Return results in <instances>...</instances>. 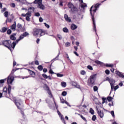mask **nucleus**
Returning a JSON list of instances; mask_svg holds the SVG:
<instances>
[{"label": "nucleus", "instance_id": "obj_1", "mask_svg": "<svg viewBox=\"0 0 124 124\" xmlns=\"http://www.w3.org/2000/svg\"><path fill=\"white\" fill-rule=\"evenodd\" d=\"M0 45H3V46L8 48L11 52H12L16 46V43L14 42L11 43V41L10 40H5L3 41L2 42V44H0Z\"/></svg>", "mask_w": 124, "mask_h": 124}, {"label": "nucleus", "instance_id": "obj_2", "mask_svg": "<svg viewBox=\"0 0 124 124\" xmlns=\"http://www.w3.org/2000/svg\"><path fill=\"white\" fill-rule=\"evenodd\" d=\"M95 8L94 6H92L90 8V11L93 23V30L95 32H96V25H95V20L94 19V13H96V10L94 11Z\"/></svg>", "mask_w": 124, "mask_h": 124}, {"label": "nucleus", "instance_id": "obj_3", "mask_svg": "<svg viewBox=\"0 0 124 124\" xmlns=\"http://www.w3.org/2000/svg\"><path fill=\"white\" fill-rule=\"evenodd\" d=\"M96 79V74H94L90 76L88 79V82L90 85H94L95 79Z\"/></svg>", "mask_w": 124, "mask_h": 124}, {"label": "nucleus", "instance_id": "obj_4", "mask_svg": "<svg viewBox=\"0 0 124 124\" xmlns=\"http://www.w3.org/2000/svg\"><path fill=\"white\" fill-rule=\"evenodd\" d=\"M34 2V3L38 4V8H40V9H44V5L42 4V0H35Z\"/></svg>", "mask_w": 124, "mask_h": 124}, {"label": "nucleus", "instance_id": "obj_5", "mask_svg": "<svg viewBox=\"0 0 124 124\" xmlns=\"http://www.w3.org/2000/svg\"><path fill=\"white\" fill-rule=\"evenodd\" d=\"M15 103L18 109H21L22 108V103L20 99L15 100Z\"/></svg>", "mask_w": 124, "mask_h": 124}, {"label": "nucleus", "instance_id": "obj_6", "mask_svg": "<svg viewBox=\"0 0 124 124\" xmlns=\"http://www.w3.org/2000/svg\"><path fill=\"white\" fill-rule=\"evenodd\" d=\"M40 31V29H34L32 31V34L33 36H35L36 37H37L38 36V34H39Z\"/></svg>", "mask_w": 124, "mask_h": 124}, {"label": "nucleus", "instance_id": "obj_7", "mask_svg": "<svg viewBox=\"0 0 124 124\" xmlns=\"http://www.w3.org/2000/svg\"><path fill=\"white\" fill-rule=\"evenodd\" d=\"M96 109L97 113L98 116L101 118H103V117L104 116V114L103 113V111H102L101 110H100V109H98V108H97V107H96Z\"/></svg>", "mask_w": 124, "mask_h": 124}, {"label": "nucleus", "instance_id": "obj_8", "mask_svg": "<svg viewBox=\"0 0 124 124\" xmlns=\"http://www.w3.org/2000/svg\"><path fill=\"white\" fill-rule=\"evenodd\" d=\"M13 81H14V77H13V76H9L8 77L7 83L12 84V83H13Z\"/></svg>", "mask_w": 124, "mask_h": 124}, {"label": "nucleus", "instance_id": "obj_9", "mask_svg": "<svg viewBox=\"0 0 124 124\" xmlns=\"http://www.w3.org/2000/svg\"><path fill=\"white\" fill-rule=\"evenodd\" d=\"M17 28L20 31H25V27H22V25L20 23H18L17 25Z\"/></svg>", "mask_w": 124, "mask_h": 124}, {"label": "nucleus", "instance_id": "obj_10", "mask_svg": "<svg viewBox=\"0 0 124 124\" xmlns=\"http://www.w3.org/2000/svg\"><path fill=\"white\" fill-rule=\"evenodd\" d=\"M47 93L49 95V97H50V98H53V94H52V92H51L50 88L48 86H47Z\"/></svg>", "mask_w": 124, "mask_h": 124}, {"label": "nucleus", "instance_id": "obj_11", "mask_svg": "<svg viewBox=\"0 0 124 124\" xmlns=\"http://www.w3.org/2000/svg\"><path fill=\"white\" fill-rule=\"evenodd\" d=\"M3 95L5 96L6 97H8V95H7V88L4 87L3 89V93H2Z\"/></svg>", "mask_w": 124, "mask_h": 124}, {"label": "nucleus", "instance_id": "obj_12", "mask_svg": "<svg viewBox=\"0 0 124 124\" xmlns=\"http://www.w3.org/2000/svg\"><path fill=\"white\" fill-rule=\"evenodd\" d=\"M64 18L66 22H69V23H70V22H71V19H70V17H68V16L67 15L65 14L64 16Z\"/></svg>", "mask_w": 124, "mask_h": 124}, {"label": "nucleus", "instance_id": "obj_13", "mask_svg": "<svg viewBox=\"0 0 124 124\" xmlns=\"http://www.w3.org/2000/svg\"><path fill=\"white\" fill-rule=\"evenodd\" d=\"M24 35L22 34L20 35L19 38L17 39L16 42H15V43H16V44H17V43H18L19 42V41L22 40V39H24Z\"/></svg>", "mask_w": 124, "mask_h": 124}, {"label": "nucleus", "instance_id": "obj_14", "mask_svg": "<svg viewBox=\"0 0 124 124\" xmlns=\"http://www.w3.org/2000/svg\"><path fill=\"white\" fill-rule=\"evenodd\" d=\"M43 82V83L42 87L44 90H45L46 91H47V85L46 84V80H44Z\"/></svg>", "mask_w": 124, "mask_h": 124}, {"label": "nucleus", "instance_id": "obj_15", "mask_svg": "<svg viewBox=\"0 0 124 124\" xmlns=\"http://www.w3.org/2000/svg\"><path fill=\"white\" fill-rule=\"evenodd\" d=\"M46 34V31L42 30L40 29V36H42L43 35H44Z\"/></svg>", "mask_w": 124, "mask_h": 124}, {"label": "nucleus", "instance_id": "obj_16", "mask_svg": "<svg viewBox=\"0 0 124 124\" xmlns=\"http://www.w3.org/2000/svg\"><path fill=\"white\" fill-rule=\"evenodd\" d=\"M11 29L14 31H16V21H15L14 24L11 26Z\"/></svg>", "mask_w": 124, "mask_h": 124}, {"label": "nucleus", "instance_id": "obj_17", "mask_svg": "<svg viewBox=\"0 0 124 124\" xmlns=\"http://www.w3.org/2000/svg\"><path fill=\"white\" fill-rule=\"evenodd\" d=\"M78 28V26H77L75 24H72L71 25V30H72V31H75V30H76V29H77Z\"/></svg>", "mask_w": 124, "mask_h": 124}, {"label": "nucleus", "instance_id": "obj_18", "mask_svg": "<svg viewBox=\"0 0 124 124\" xmlns=\"http://www.w3.org/2000/svg\"><path fill=\"white\" fill-rule=\"evenodd\" d=\"M28 71H29V73L30 74V75L32 76V77H34V76H35V73H34V72L30 70V69H28Z\"/></svg>", "mask_w": 124, "mask_h": 124}, {"label": "nucleus", "instance_id": "obj_19", "mask_svg": "<svg viewBox=\"0 0 124 124\" xmlns=\"http://www.w3.org/2000/svg\"><path fill=\"white\" fill-rule=\"evenodd\" d=\"M18 2H21L23 4H29V2L27 1V0H18Z\"/></svg>", "mask_w": 124, "mask_h": 124}, {"label": "nucleus", "instance_id": "obj_20", "mask_svg": "<svg viewBox=\"0 0 124 124\" xmlns=\"http://www.w3.org/2000/svg\"><path fill=\"white\" fill-rule=\"evenodd\" d=\"M51 66H52V64H51L50 65V66H49L50 70H49L48 73H49V74H51V75L53 74H56V73L54 72L53 71V70H52V68H51Z\"/></svg>", "mask_w": 124, "mask_h": 124}, {"label": "nucleus", "instance_id": "obj_21", "mask_svg": "<svg viewBox=\"0 0 124 124\" xmlns=\"http://www.w3.org/2000/svg\"><path fill=\"white\" fill-rule=\"evenodd\" d=\"M11 18H7L6 20V23H7V22H8L9 23H11L12 21H13V19H14V17H13L12 16V15H11Z\"/></svg>", "mask_w": 124, "mask_h": 124}, {"label": "nucleus", "instance_id": "obj_22", "mask_svg": "<svg viewBox=\"0 0 124 124\" xmlns=\"http://www.w3.org/2000/svg\"><path fill=\"white\" fill-rule=\"evenodd\" d=\"M28 12L31 13L34 11V8L33 7H31L28 9Z\"/></svg>", "mask_w": 124, "mask_h": 124}, {"label": "nucleus", "instance_id": "obj_23", "mask_svg": "<svg viewBox=\"0 0 124 124\" xmlns=\"http://www.w3.org/2000/svg\"><path fill=\"white\" fill-rule=\"evenodd\" d=\"M15 36H16V33H14L13 35L10 36V39L12 40H16V37H15Z\"/></svg>", "mask_w": 124, "mask_h": 124}, {"label": "nucleus", "instance_id": "obj_24", "mask_svg": "<svg viewBox=\"0 0 124 124\" xmlns=\"http://www.w3.org/2000/svg\"><path fill=\"white\" fill-rule=\"evenodd\" d=\"M11 86H10V85H9L8 86V94H9V95H10V93H11Z\"/></svg>", "mask_w": 124, "mask_h": 124}, {"label": "nucleus", "instance_id": "obj_25", "mask_svg": "<svg viewBox=\"0 0 124 124\" xmlns=\"http://www.w3.org/2000/svg\"><path fill=\"white\" fill-rule=\"evenodd\" d=\"M95 63H96V64H100V65H102L103 64V62L98 61V60H96L94 62Z\"/></svg>", "mask_w": 124, "mask_h": 124}, {"label": "nucleus", "instance_id": "obj_26", "mask_svg": "<svg viewBox=\"0 0 124 124\" xmlns=\"http://www.w3.org/2000/svg\"><path fill=\"white\" fill-rule=\"evenodd\" d=\"M104 66H106V67H112L113 66V64H104Z\"/></svg>", "mask_w": 124, "mask_h": 124}, {"label": "nucleus", "instance_id": "obj_27", "mask_svg": "<svg viewBox=\"0 0 124 124\" xmlns=\"http://www.w3.org/2000/svg\"><path fill=\"white\" fill-rule=\"evenodd\" d=\"M71 10L72 12H76V11H77V8L74 6L71 9Z\"/></svg>", "mask_w": 124, "mask_h": 124}, {"label": "nucleus", "instance_id": "obj_28", "mask_svg": "<svg viewBox=\"0 0 124 124\" xmlns=\"http://www.w3.org/2000/svg\"><path fill=\"white\" fill-rule=\"evenodd\" d=\"M61 86L62 88H65L66 87V82L62 81L61 82Z\"/></svg>", "mask_w": 124, "mask_h": 124}, {"label": "nucleus", "instance_id": "obj_29", "mask_svg": "<svg viewBox=\"0 0 124 124\" xmlns=\"http://www.w3.org/2000/svg\"><path fill=\"white\" fill-rule=\"evenodd\" d=\"M7 31V28L5 27H3L2 30H0V32H5Z\"/></svg>", "mask_w": 124, "mask_h": 124}, {"label": "nucleus", "instance_id": "obj_30", "mask_svg": "<svg viewBox=\"0 0 124 124\" xmlns=\"http://www.w3.org/2000/svg\"><path fill=\"white\" fill-rule=\"evenodd\" d=\"M109 83L110 85H113L115 84V80L113 79V78H111L109 80Z\"/></svg>", "mask_w": 124, "mask_h": 124}, {"label": "nucleus", "instance_id": "obj_31", "mask_svg": "<svg viewBox=\"0 0 124 124\" xmlns=\"http://www.w3.org/2000/svg\"><path fill=\"white\" fill-rule=\"evenodd\" d=\"M60 118L61 120H62V123L65 124V120H64V118H63V115H61V116H60Z\"/></svg>", "mask_w": 124, "mask_h": 124}, {"label": "nucleus", "instance_id": "obj_32", "mask_svg": "<svg viewBox=\"0 0 124 124\" xmlns=\"http://www.w3.org/2000/svg\"><path fill=\"white\" fill-rule=\"evenodd\" d=\"M37 68L40 71H42L43 70V66H42L41 65H40L38 66Z\"/></svg>", "mask_w": 124, "mask_h": 124}, {"label": "nucleus", "instance_id": "obj_33", "mask_svg": "<svg viewBox=\"0 0 124 124\" xmlns=\"http://www.w3.org/2000/svg\"><path fill=\"white\" fill-rule=\"evenodd\" d=\"M99 5H100V4L99 3H97L95 5L94 7H95V9H94V11H95L96 10H97V8L99 7Z\"/></svg>", "mask_w": 124, "mask_h": 124}, {"label": "nucleus", "instance_id": "obj_34", "mask_svg": "<svg viewBox=\"0 0 124 124\" xmlns=\"http://www.w3.org/2000/svg\"><path fill=\"white\" fill-rule=\"evenodd\" d=\"M111 87V92H113V91H115V86L114 84H110Z\"/></svg>", "mask_w": 124, "mask_h": 124}, {"label": "nucleus", "instance_id": "obj_35", "mask_svg": "<svg viewBox=\"0 0 124 124\" xmlns=\"http://www.w3.org/2000/svg\"><path fill=\"white\" fill-rule=\"evenodd\" d=\"M78 116H80V117L81 118V119H82V120H83V121H85V122H87V119H86V118H85L84 116H83V115L80 114H78Z\"/></svg>", "mask_w": 124, "mask_h": 124}, {"label": "nucleus", "instance_id": "obj_36", "mask_svg": "<svg viewBox=\"0 0 124 124\" xmlns=\"http://www.w3.org/2000/svg\"><path fill=\"white\" fill-rule=\"evenodd\" d=\"M63 31H64V32H69V30L67 29V28L66 27H64V28H63Z\"/></svg>", "mask_w": 124, "mask_h": 124}, {"label": "nucleus", "instance_id": "obj_37", "mask_svg": "<svg viewBox=\"0 0 124 124\" xmlns=\"http://www.w3.org/2000/svg\"><path fill=\"white\" fill-rule=\"evenodd\" d=\"M74 6V5H73V4H72L71 3H69V4H68L69 8H70L71 9L72 8H73Z\"/></svg>", "mask_w": 124, "mask_h": 124}, {"label": "nucleus", "instance_id": "obj_38", "mask_svg": "<svg viewBox=\"0 0 124 124\" xmlns=\"http://www.w3.org/2000/svg\"><path fill=\"white\" fill-rule=\"evenodd\" d=\"M90 113H91V114H92V115H94V110H93V109L92 108H90Z\"/></svg>", "mask_w": 124, "mask_h": 124}, {"label": "nucleus", "instance_id": "obj_39", "mask_svg": "<svg viewBox=\"0 0 124 124\" xmlns=\"http://www.w3.org/2000/svg\"><path fill=\"white\" fill-rule=\"evenodd\" d=\"M66 94H67V92H66V91H63L62 93V96H65Z\"/></svg>", "mask_w": 124, "mask_h": 124}, {"label": "nucleus", "instance_id": "obj_40", "mask_svg": "<svg viewBox=\"0 0 124 124\" xmlns=\"http://www.w3.org/2000/svg\"><path fill=\"white\" fill-rule=\"evenodd\" d=\"M22 35H23V36L24 37H26L28 36V35H29V33L28 32H25L24 33H23L22 34Z\"/></svg>", "mask_w": 124, "mask_h": 124}, {"label": "nucleus", "instance_id": "obj_41", "mask_svg": "<svg viewBox=\"0 0 124 124\" xmlns=\"http://www.w3.org/2000/svg\"><path fill=\"white\" fill-rule=\"evenodd\" d=\"M86 71H85V70H81L80 71V74L81 75H86Z\"/></svg>", "mask_w": 124, "mask_h": 124}, {"label": "nucleus", "instance_id": "obj_42", "mask_svg": "<svg viewBox=\"0 0 124 124\" xmlns=\"http://www.w3.org/2000/svg\"><path fill=\"white\" fill-rule=\"evenodd\" d=\"M112 99H113V98H112V97L111 96H108L107 97V100H108V101H109V102L112 101Z\"/></svg>", "mask_w": 124, "mask_h": 124}, {"label": "nucleus", "instance_id": "obj_43", "mask_svg": "<svg viewBox=\"0 0 124 124\" xmlns=\"http://www.w3.org/2000/svg\"><path fill=\"white\" fill-rule=\"evenodd\" d=\"M55 74H56L57 77H63V75L60 74V73H56Z\"/></svg>", "mask_w": 124, "mask_h": 124}, {"label": "nucleus", "instance_id": "obj_44", "mask_svg": "<svg viewBox=\"0 0 124 124\" xmlns=\"http://www.w3.org/2000/svg\"><path fill=\"white\" fill-rule=\"evenodd\" d=\"M88 69H89V70H93V66L89 65L87 66Z\"/></svg>", "mask_w": 124, "mask_h": 124}, {"label": "nucleus", "instance_id": "obj_45", "mask_svg": "<svg viewBox=\"0 0 124 124\" xmlns=\"http://www.w3.org/2000/svg\"><path fill=\"white\" fill-rule=\"evenodd\" d=\"M105 73L106 74H107V75H109V74H110V71L108 69H107L105 70Z\"/></svg>", "mask_w": 124, "mask_h": 124}, {"label": "nucleus", "instance_id": "obj_46", "mask_svg": "<svg viewBox=\"0 0 124 124\" xmlns=\"http://www.w3.org/2000/svg\"><path fill=\"white\" fill-rule=\"evenodd\" d=\"M71 44L69 42H66L65 44V47H69V46H70Z\"/></svg>", "mask_w": 124, "mask_h": 124}, {"label": "nucleus", "instance_id": "obj_47", "mask_svg": "<svg viewBox=\"0 0 124 124\" xmlns=\"http://www.w3.org/2000/svg\"><path fill=\"white\" fill-rule=\"evenodd\" d=\"M98 90V88L97 87V86H95L93 87L94 92H97Z\"/></svg>", "mask_w": 124, "mask_h": 124}, {"label": "nucleus", "instance_id": "obj_48", "mask_svg": "<svg viewBox=\"0 0 124 124\" xmlns=\"http://www.w3.org/2000/svg\"><path fill=\"white\" fill-rule=\"evenodd\" d=\"M92 121H93V122H94V121H95V120H96V116L95 115H93L92 118Z\"/></svg>", "mask_w": 124, "mask_h": 124}, {"label": "nucleus", "instance_id": "obj_49", "mask_svg": "<svg viewBox=\"0 0 124 124\" xmlns=\"http://www.w3.org/2000/svg\"><path fill=\"white\" fill-rule=\"evenodd\" d=\"M4 15L5 17L7 18V17H8V12L7 11L5 12V13H4Z\"/></svg>", "mask_w": 124, "mask_h": 124}, {"label": "nucleus", "instance_id": "obj_50", "mask_svg": "<svg viewBox=\"0 0 124 124\" xmlns=\"http://www.w3.org/2000/svg\"><path fill=\"white\" fill-rule=\"evenodd\" d=\"M31 13H29V12L26 13V17H31Z\"/></svg>", "mask_w": 124, "mask_h": 124}, {"label": "nucleus", "instance_id": "obj_51", "mask_svg": "<svg viewBox=\"0 0 124 124\" xmlns=\"http://www.w3.org/2000/svg\"><path fill=\"white\" fill-rule=\"evenodd\" d=\"M81 8L84 9L85 8V7H87V4H86V3H84V4H82L81 5Z\"/></svg>", "mask_w": 124, "mask_h": 124}, {"label": "nucleus", "instance_id": "obj_52", "mask_svg": "<svg viewBox=\"0 0 124 124\" xmlns=\"http://www.w3.org/2000/svg\"><path fill=\"white\" fill-rule=\"evenodd\" d=\"M111 115L113 118H115V113H114V111L112 110L110 112Z\"/></svg>", "mask_w": 124, "mask_h": 124}, {"label": "nucleus", "instance_id": "obj_53", "mask_svg": "<svg viewBox=\"0 0 124 124\" xmlns=\"http://www.w3.org/2000/svg\"><path fill=\"white\" fill-rule=\"evenodd\" d=\"M34 15L36 17H39V16H40V14H39V13H35Z\"/></svg>", "mask_w": 124, "mask_h": 124}, {"label": "nucleus", "instance_id": "obj_54", "mask_svg": "<svg viewBox=\"0 0 124 124\" xmlns=\"http://www.w3.org/2000/svg\"><path fill=\"white\" fill-rule=\"evenodd\" d=\"M21 114L22 115V117H23V118L25 119L26 118V116H25L24 111H21Z\"/></svg>", "mask_w": 124, "mask_h": 124}, {"label": "nucleus", "instance_id": "obj_55", "mask_svg": "<svg viewBox=\"0 0 124 124\" xmlns=\"http://www.w3.org/2000/svg\"><path fill=\"white\" fill-rule=\"evenodd\" d=\"M42 76L44 78H45V79H47V75L45 74H42Z\"/></svg>", "mask_w": 124, "mask_h": 124}, {"label": "nucleus", "instance_id": "obj_56", "mask_svg": "<svg viewBox=\"0 0 124 124\" xmlns=\"http://www.w3.org/2000/svg\"><path fill=\"white\" fill-rule=\"evenodd\" d=\"M60 100L62 103H64V102H65V100H64V99H63V98H60Z\"/></svg>", "mask_w": 124, "mask_h": 124}, {"label": "nucleus", "instance_id": "obj_57", "mask_svg": "<svg viewBox=\"0 0 124 124\" xmlns=\"http://www.w3.org/2000/svg\"><path fill=\"white\" fill-rule=\"evenodd\" d=\"M65 57L67 59V60H68L69 61V60H70L69 59V56H68V54H67V53H65Z\"/></svg>", "mask_w": 124, "mask_h": 124}, {"label": "nucleus", "instance_id": "obj_58", "mask_svg": "<svg viewBox=\"0 0 124 124\" xmlns=\"http://www.w3.org/2000/svg\"><path fill=\"white\" fill-rule=\"evenodd\" d=\"M11 30L9 29L7 31V33L8 34H10L11 33Z\"/></svg>", "mask_w": 124, "mask_h": 124}, {"label": "nucleus", "instance_id": "obj_59", "mask_svg": "<svg viewBox=\"0 0 124 124\" xmlns=\"http://www.w3.org/2000/svg\"><path fill=\"white\" fill-rule=\"evenodd\" d=\"M57 37L59 38V39H60V40H61L62 39V35H61L60 34L57 35Z\"/></svg>", "mask_w": 124, "mask_h": 124}, {"label": "nucleus", "instance_id": "obj_60", "mask_svg": "<svg viewBox=\"0 0 124 124\" xmlns=\"http://www.w3.org/2000/svg\"><path fill=\"white\" fill-rule=\"evenodd\" d=\"M57 113L58 114L59 117L62 116V113H61V112H60V111L59 110H57Z\"/></svg>", "mask_w": 124, "mask_h": 124}, {"label": "nucleus", "instance_id": "obj_61", "mask_svg": "<svg viewBox=\"0 0 124 124\" xmlns=\"http://www.w3.org/2000/svg\"><path fill=\"white\" fill-rule=\"evenodd\" d=\"M102 99L103 100V103H105V101H106V98L103 97L102 98Z\"/></svg>", "mask_w": 124, "mask_h": 124}, {"label": "nucleus", "instance_id": "obj_62", "mask_svg": "<svg viewBox=\"0 0 124 124\" xmlns=\"http://www.w3.org/2000/svg\"><path fill=\"white\" fill-rule=\"evenodd\" d=\"M105 79H106V81H108V82H109L110 80V78H109V77H106Z\"/></svg>", "mask_w": 124, "mask_h": 124}, {"label": "nucleus", "instance_id": "obj_63", "mask_svg": "<svg viewBox=\"0 0 124 124\" xmlns=\"http://www.w3.org/2000/svg\"><path fill=\"white\" fill-rule=\"evenodd\" d=\"M11 7H15V3H13L11 4Z\"/></svg>", "mask_w": 124, "mask_h": 124}, {"label": "nucleus", "instance_id": "obj_64", "mask_svg": "<svg viewBox=\"0 0 124 124\" xmlns=\"http://www.w3.org/2000/svg\"><path fill=\"white\" fill-rule=\"evenodd\" d=\"M119 77H121V78H124V75L121 73L119 76Z\"/></svg>", "mask_w": 124, "mask_h": 124}]
</instances>
